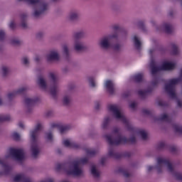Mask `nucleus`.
I'll return each mask as SVG.
<instances>
[{
    "instance_id": "obj_19",
    "label": "nucleus",
    "mask_w": 182,
    "mask_h": 182,
    "mask_svg": "<svg viewBox=\"0 0 182 182\" xmlns=\"http://www.w3.org/2000/svg\"><path fill=\"white\" fill-rule=\"evenodd\" d=\"M39 101V98L36 97L34 99L26 98L24 102L26 106H33L36 102Z\"/></svg>"
},
{
    "instance_id": "obj_47",
    "label": "nucleus",
    "mask_w": 182,
    "mask_h": 182,
    "mask_svg": "<svg viewBox=\"0 0 182 182\" xmlns=\"http://www.w3.org/2000/svg\"><path fill=\"white\" fill-rule=\"evenodd\" d=\"M5 39V31L1 30L0 31V41H4Z\"/></svg>"
},
{
    "instance_id": "obj_60",
    "label": "nucleus",
    "mask_w": 182,
    "mask_h": 182,
    "mask_svg": "<svg viewBox=\"0 0 182 182\" xmlns=\"http://www.w3.org/2000/svg\"><path fill=\"white\" fill-rule=\"evenodd\" d=\"M138 25H139V28H141V29H143V28H144V23H143V21H139Z\"/></svg>"
},
{
    "instance_id": "obj_23",
    "label": "nucleus",
    "mask_w": 182,
    "mask_h": 182,
    "mask_svg": "<svg viewBox=\"0 0 182 182\" xmlns=\"http://www.w3.org/2000/svg\"><path fill=\"white\" fill-rule=\"evenodd\" d=\"M143 73H138L134 75L133 79L136 83H140V82L143 81Z\"/></svg>"
},
{
    "instance_id": "obj_46",
    "label": "nucleus",
    "mask_w": 182,
    "mask_h": 182,
    "mask_svg": "<svg viewBox=\"0 0 182 182\" xmlns=\"http://www.w3.org/2000/svg\"><path fill=\"white\" fill-rule=\"evenodd\" d=\"M21 43V41L18 39L11 40V45L18 46Z\"/></svg>"
},
{
    "instance_id": "obj_24",
    "label": "nucleus",
    "mask_w": 182,
    "mask_h": 182,
    "mask_svg": "<svg viewBox=\"0 0 182 182\" xmlns=\"http://www.w3.org/2000/svg\"><path fill=\"white\" fill-rule=\"evenodd\" d=\"M85 153L87 155L90 156L91 157H93V156H96V154L97 153V150L92 149H85Z\"/></svg>"
},
{
    "instance_id": "obj_3",
    "label": "nucleus",
    "mask_w": 182,
    "mask_h": 182,
    "mask_svg": "<svg viewBox=\"0 0 182 182\" xmlns=\"http://www.w3.org/2000/svg\"><path fill=\"white\" fill-rule=\"evenodd\" d=\"M107 143L110 146H120V144H127L130 143L131 144H134L136 143V136H132L127 139L126 136L119 135L114 141L112 139V136H107Z\"/></svg>"
},
{
    "instance_id": "obj_57",
    "label": "nucleus",
    "mask_w": 182,
    "mask_h": 182,
    "mask_svg": "<svg viewBox=\"0 0 182 182\" xmlns=\"http://www.w3.org/2000/svg\"><path fill=\"white\" fill-rule=\"evenodd\" d=\"M9 28L11 29H15V23L14 21H11L9 24Z\"/></svg>"
},
{
    "instance_id": "obj_5",
    "label": "nucleus",
    "mask_w": 182,
    "mask_h": 182,
    "mask_svg": "<svg viewBox=\"0 0 182 182\" xmlns=\"http://www.w3.org/2000/svg\"><path fill=\"white\" fill-rule=\"evenodd\" d=\"M108 109L109 112H112L113 113L114 117H116L118 119L122 120L123 123H127V119H126V117L124 115L122 114V112H120V109H119V107H117V105H109Z\"/></svg>"
},
{
    "instance_id": "obj_39",
    "label": "nucleus",
    "mask_w": 182,
    "mask_h": 182,
    "mask_svg": "<svg viewBox=\"0 0 182 182\" xmlns=\"http://www.w3.org/2000/svg\"><path fill=\"white\" fill-rule=\"evenodd\" d=\"M173 129L176 133H182V127H180L178 124H173Z\"/></svg>"
},
{
    "instance_id": "obj_38",
    "label": "nucleus",
    "mask_w": 182,
    "mask_h": 182,
    "mask_svg": "<svg viewBox=\"0 0 182 182\" xmlns=\"http://www.w3.org/2000/svg\"><path fill=\"white\" fill-rule=\"evenodd\" d=\"M75 50H77V52H80V50H85V46L79 43H76L75 46Z\"/></svg>"
},
{
    "instance_id": "obj_41",
    "label": "nucleus",
    "mask_w": 182,
    "mask_h": 182,
    "mask_svg": "<svg viewBox=\"0 0 182 182\" xmlns=\"http://www.w3.org/2000/svg\"><path fill=\"white\" fill-rule=\"evenodd\" d=\"M12 137L14 140L18 141L20 140L21 139V135H19V134H18V132H14L12 134Z\"/></svg>"
},
{
    "instance_id": "obj_62",
    "label": "nucleus",
    "mask_w": 182,
    "mask_h": 182,
    "mask_svg": "<svg viewBox=\"0 0 182 182\" xmlns=\"http://www.w3.org/2000/svg\"><path fill=\"white\" fill-rule=\"evenodd\" d=\"M105 161H106V158H102L100 163H101V164L103 165V164H105Z\"/></svg>"
},
{
    "instance_id": "obj_49",
    "label": "nucleus",
    "mask_w": 182,
    "mask_h": 182,
    "mask_svg": "<svg viewBox=\"0 0 182 182\" xmlns=\"http://www.w3.org/2000/svg\"><path fill=\"white\" fill-rule=\"evenodd\" d=\"M166 147V144L164 141L159 142L158 144V149H161Z\"/></svg>"
},
{
    "instance_id": "obj_25",
    "label": "nucleus",
    "mask_w": 182,
    "mask_h": 182,
    "mask_svg": "<svg viewBox=\"0 0 182 182\" xmlns=\"http://www.w3.org/2000/svg\"><path fill=\"white\" fill-rule=\"evenodd\" d=\"M166 33H171L173 32V26L168 23L164 24Z\"/></svg>"
},
{
    "instance_id": "obj_31",
    "label": "nucleus",
    "mask_w": 182,
    "mask_h": 182,
    "mask_svg": "<svg viewBox=\"0 0 182 182\" xmlns=\"http://www.w3.org/2000/svg\"><path fill=\"white\" fill-rule=\"evenodd\" d=\"M22 1V0H18ZM30 5H42L41 0H26Z\"/></svg>"
},
{
    "instance_id": "obj_11",
    "label": "nucleus",
    "mask_w": 182,
    "mask_h": 182,
    "mask_svg": "<svg viewBox=\"0 0 182 182\" xmlns=\"http://www.w3.org/2000/svg\"><path fill=\"white\" fill-rule=\"evenodd\" d=\"M26 87H21L17 91H14L13 92L9 93L7 95L9 100H12V99H14V97H15V96H16L17 95H23L26 92Z\"/></svg>"
},
{
    "instance_id": "obj_58",
    "label": "nucleus",
    "mask_w": 182,
    "mask_h": 182,
    "mask_svg": "<svg viewBox=\"0 0 182 182\" xmlns=\"http://www.w3.org/2000/svg\"><path fill=\"white\" fill-rule=\"evenodd\" d=\"M114 31H120L121 28L119 26L116 25L113 26Z\"/></svg>"
},
{
    "instance_id": "obj_50",
    "label": "nucleus",
    "mask_w": 182,
    "mask_h": 182,
    "mask_svg": "<svg viewBox=\"0 0 182 182\" xmlns=\"http://www.w3.org/2000/svg\"><path fill=\"white\" fill-rule=\"evenodd\" d=\"M132 95V91H127L123 94V97H129Z\"/></svg>"
},
{
    "instance_id": "obj_28",
    "label": "nucleus",
    "mask_w": 182,
    "mask_h": 182,
    "mask_svg": "<svg viewBox=\"0 0 182 182\" xmlns=\"http://www.w3.org/2000/svg\"><path fill=\"white\" fill-rule=\"evenodd\" d=\"M26 14H23L21 15V18L22 19V23H21V27L23 28V29H26V28L28 27L27 24H26V22H25L26 19Z\"/></svg>"
},
{
    "instance_id": "obj_7",
    "label": "nucleus",
    "mask_w": 182,
    "mask_h": 182,
    "mask_svg": "<svg viewBox=\"0 0 182 182\" xmlns=\"http://www.w3.org/2000/svg\"><path fill=\"white\" fill-rule=\"evenodd\" d=\"M50 77L53 81V86L50 88V95L53 97H56V92L58 90V84L56 83V75L53 73H50Z\"/></svg>"
},
{
    "instance_id": "obj_48",
    "label": "nucleus",
    "mask_w": 182,
    "mask_h": 182,
    "mask_svg": "<svg viewBox=\"0 0 182 182\" xmlns=\"http://www.w3.org/2000/svg\"><path fill=\"white\" fill-rule=\"evenodd\" d=\"M63 52L66 56H69V49H68V46H63Z\"/></svg>"
},
{
    "instance_id": "obj_21",
    "label": "nucleus",
    "mask_w": 182,
    "mask_h": 182,
    "mask_svg": "<svg viewBox=\"0 0 182 182\" xmlns=\"http://www.w3.org/2000/svg\"><path fill=\"white\" fill-rule=\"evenodd\" d=\"M134 43L136 49H137V50H140V48H141V43L137 38V36H134Z\"/></svg>"
},
{
    "instance_id": "obj_18",
    "label": "nucleus",
    "mask_w": 182,
    "mask_h": 182,
    "mask_svg": "<svg viewBox=\"0 0 182 182\" xmlns=\"http://www.w3.org/2000/svg\"><path fill=\"white\" fill-rule=\"evenodd\" d=\"M48 9V5L46 4H42V9H41L40 11L36 10L33 16L36 18H38V16H40V15H42V14H43V12H45V11H46Z\"/></svg>"
},
{
    "instance_id": "obj_9",
    "label": "nucleus",
    "mask_w": 182,
    "mask_h": 182,
    "mask_svg": "<svg viewBox=\"0 0 182 182\" xmlns=\"http://www.w3.org/2000/svg\"><path fill=\"white\" fill-rule=\"evenodd\" d=\"M112 38H117V36L113 35L112 36H106L104 37L100 42V46L102 47L104 49H107L110 48V43H109V41L112 39Z\"/></svg>"
},
{
    "instance_id": "obj_44",
    "label": "nucleus",
    "mask_w": 182,
    "mask_h": 182,
    "mask_svg": "<svg viewBox=\"0 0 182 182\" xmlns=\"http://www.w3.org/2000/svg\"><path fill=\"white\" fill-rule=\"evenodd\" d=\"M70 21H75V19H77V14L76 13H71L70 15Z\"/></svg>"
},
{
    "instance_id": "obj_13",
    "label": "nucleus",
    "mask_w": 182,
    "mask_h": 182,
    "mask_svg": "<svg viewBox=\"0 0 182 182\" xmlns=\"http://www.w3.org/2000/svg\"><path fill=\"white\" fill-rule=\"evenodd\" d=\"M175 68L176 64L170 62H164L161 65V69L162 70H173Z\"/></svg>"
},
{
    "instance_id": "obj_17",
    "label": "nucleus",
    "mask_w": 182,
    "mask_h": 182,
    "mask_svg": "<svg viewBox=\"0 0 182 182\" xmlns=\"http://www.w3.org/2000/svg\"><path fill=\"white\" fill-rule=\"evenodd\" d=\"M47 60L48 62L52 60H59V54L57 52L51 51L49 55H47Z\"/></svg>"
},
{
    "instance_id": "obj_6",
    "label": "nucleus",
    "mask_w": 182,
    "mask_h": 182,
    "mask_svg": "<svg viewBox=\"0 0 182 182\" xmlns=\"http://www.w3.org/2000/svg\"><path fill=\"white\" fill-rule=\"evenodd\" d=\"M73 168L71 171H68V176H81L82 171L80 168H79L80 165L78 162L73 161Z\"/></svg>"
},
{
    "instance_id": "obj_14",
    "label": "nucleus",
    "mask_w": 182,
    "mask_h": 182,
    "mask_svg": "<svg viewBox=\"0 0 182 182\" xmlns=\"http://www.w3.org/2000/svg\"><path fill=\"white\" fill-rule=\"evenodd\" d=\"M63 146L65 147H69L70 149H80V145L76 142H70L69 141V139H65L63 141Z\"/></svg>"
},
{
    "instance_id": "obj_1",
    "label": "nucleus",
    "mask_w": 182,
    "mask_h": 182,
    "mask_svg": "<svg viewBox=\"0 0 182 182\" xmlns=\"http://www.w3.org/2000/svg\"><path fill=\"white\" fill-rule=\"evenodd\" d=\"M157 166L156 170L158 173H161L163 171V164L166 166L169 171V173H172L173 176L176 177V180L179 181H182V174L178 172H174V168L173 167V164L170 162V160L163 159L161 157L157 158Z\"/></svg>"
},
{
    "instance_id": "obj_12",
    "label": "nucleus",
    "mask_w": 182,
    "mask_h": 182,
    "mask_svg": "<svg viewBox=\"0 0 182 182\" xmlns=\"http://www.w3.org/2000/svg\"><path fill=\"white\" fill-rule=\"evenodd\" d=\"M0 164L3 168H4V172L0 171V176H4V174L8 175L11 173L12 167L8 165L5 161L0 159Z\"/></svg>"
},
{
    "instance_id": "obj_55",
    "label": "nucleus",
    "mask_w": 182,
    "mask_h": 182,
    "mask_svg": "<svg viewBox=\"0 0 182 182\" xmlns=\"http://www.w3.org/2000/svg\"><path fill=\"white\" fill-rule=\"evenodd\" d=\"M120 44H115L113 47L114 50H120Z\"/></svg>"
},
{
    "instance_id": "obj_59",
    "label": "nucleus",
    "mask_w": 182,
    "mask_h": 182,
    "mask_svg": "<svg viewBox=\"0 0 182 182\" xmlns=\"http://www.w3.org/2000/svg\"><path fill=\"white\" fill-rule=\"evenodd\" d=\"M129 107L131 109H136V102H132L130 105H129Z\"/></svg>"
},
{
    "instance_id": "obj_43",
    "label": "nucleus",
    "mask_w": 182,
    "mask_h": 182,
    "mask_svg": "<svg viewBox=\"0 0 182 182\" xmlns=\"http://www.w3.org/2000/svg\"><path fill=\"white\" fill-rule=\"evenodd\" d=\"M70 102V100L69 99V97H68V96L64 97L63 105L65 106H68V105H69Z\"/></svg>"
},
{
    "instance_id": "obj_54",
    "label": "nucleus",
    "mask_w": 182,
    "mask_h": 182,
    "mask_svg": "<svg viewBox=\"0 0 182 182\" xmlns=\"http://www.w3.org/2000/svg\"><path fill=\"white\" fill-rule=\"evenodd\" d=\"M22 62L23 63V65H28V63H29V60H28V58L24 57L22 58Z\"/></svg>"
},
{
    "instance_id": "obj_26",
    "label": "nucleus",
    "mask_w": 182,
    "mask_h": 182,
    "mask_svg": "<svg viewBox=\"0 0 182 182\" xmlns=\"http://www.w3.org/2000/svg\"><path fill=\"white\" fill-rule=\"evenodd\" d=\"M38 85L42 89H46V82L42 77L38 79Z\"/></svg>"
},
{
    "instance_id": "obj_33",
    "label": "nucleus",
    "mask_w": 182,
    "mask_h": 182,
    "mask_svg": "<svg viewBox=\"0 0 182 182\" xmlns=\"http://www.w3.org/2000/svg\"><path fill=\"white\" fill-rule=\"evenodd\" d=\"M118 173H122L124 177H130V173L123 168H119L118 169Z\"/></svg>"
},
{
    "instance_id": "obj_56",
    "label": "nucleus",
    "mask_w": 182,
    "mask_h": 182,
    "mask_svg": "<svg viewBox=\"0 0 182 182\" xmlns=\"http://www.w3.org/2000/svg\"><path fill=\"white\" fill-rule=\"evenodd\" d=\"M158 105L161 107L167 106V104L164 101H159Z\"/></svg>"
},
{
    "instance_id": "obj_61",
    "label": "nucleus",
    "mask_w": 182,
    "mask_h": 182,
    "mask_svg": "<svg viewBox=\"0 0 182 182\" xmlns=\"http://www.w3.org/2000/svg\"><path fill=\"white\" fill-rule=\"evenodd\" d=\"M153 168H154V166H147L148 171H151V170H153Z\"/></svg>"
},
{
    "instance_id": "obj_45",
    "label": "nucleus",
    "mask_w": 182,
    "mask_h": 182,
    "mask_svg": "<svg viewBox=\"0 0 182 182\" xmlns=\"http://www.w3.org/2000/svg\"><path fill=\"white\" fill-rule=\"evenodd\" d=\"M2 72H3V76H6V75H8V72H9V70H8V68L4 66V67H2Z\"/></svg>"
},
{
    "instance_id": "obj_30",
    "label": "nucleus",
    "mask_w": 182,
    "mask_h": 182,
    "mask_svg": "<svg viewBox=\"0 0 182 182\" xmlns=\"http://www.w3.org/2000/svg\"><path fill=\"white\" fill-rule=\"evenodd\" d=\"M91 173L94 177H99L100 174L99 173V171H97V169H96V166L94 165L91 168Z\"/></svg>"
},
{
    "instance_id": "obj_8",
    "label": "nucleus",
    "mask_w": 182,
    "mask_h": 182,
    "mask_svg": "<svg viewBox=\"0 0 182 182\" xmlns=\"http://www.w3.org/2000/svg\"><path fill=\"white\" fill-rule=\"evenodd\" d=\"M108 156L109 157H113V159L119 160V159H122V157H130L131 154L129 152H125L124 154L114 153L113 149H109L108 152Z\"/></svg>"
},
{
    "instance_id": "obj_16",
    "label": "nucleus",
    "mask_w": 182,
    "mask_h": 182,
    "mask_svg": "<svg viewBox=\"0 0 182 182\" xmlns=\"http://www.w3.org/2000/svg\"><path fill=\"white\" fill-rule=\"evenodd\" d=\"M105 87L109 95H113V93H114V84H113L112 80H108L106 81Z\"/></svg>"
},
{
    "instance_id": "obj_4",
    "label": "nucleus",
    "mask_w": 182,
    "mask_h": 182,
    "mask_svg": "<svg viewBox=\"0 0 182 182\" xmlns=\"http://www.w3.org/2000/svg\"><path fill=\"white\" fill-rule=\"evenodd\" d=\"M9 153L17 161H22L25 159V153L22 149H16L15 148H9Z\"/></svg>"
},
{
    "instance_id": "obj_35",
    "label": "nucleus",
    "mask_w": 182,
    "mask_h": 182,
    "mask_svg": "<svg viewBox=\"0 0 182 182\" xmlns=\"http://www.w3.org/2000/svg\"><path fill=\"white\" fill-rule=\"evenodd\" d=\"M109 122H110V118L109 117H105L102 123V129H107V126H109Z\"/></svg>"
},
{
    "instance_id": "obj_63",
    "label": "nucleus",
    "mask_w": 182,
    "mask_h": 182,
    "mask_svg": "<svg viewBox=\"0 0 182 182\" xmlns=\"http://www.w3.org/2000/svg\"><path fill=\"white\" fill-rule=\"evenodd\" d=\"M18 127H21V129H23V127H24L23 123L19 122L18 123Z\"/></svg>"
},
{
    "instance_id": "obj_10",
    "label": "nucleus",
    "mask_w": 182,
    "mask_h": 182,
    "mask_svg": "<svg viewBox=\"0 0 182 182\" xmlns=\"http://www.w3.org/2000/svg\"><path fill=\"white\" fill-rule=\"evenodd\" d=\"M55 127L58 129L61 134H63V133L68 132V130L70 129V125H62L56 123L51 124V129H55Z\"/></svg>"
},
{
    "instance_id": "obj_15",
    "label": "nucleus",
    "mask_w": 182,
    "mask_h": 182,
    "mask_svg": "<svg viewBox=\"0 0 182 182\" xmlns=\"http://www.w3.org/2000/svg\"><path fill=\"white\" fill-rule=\"evenodd\" d=\"M149 66L151 70L152 76H154V75H156V73H157L158 72L163 70H161V66L160 67L156 66V61H154V60L151 61Z\"/></svg>"
},
{
    "instance_id": "obj_36",
    "label": "nucleus",
    "mask_w": 182,
    "mask_h": 182,
    "mask_svg": "<svg viewBox=\"0 0 182 182\" xmlns=\"http://www.w3.org/2000/svg\"><path fill=\"white\" fill-rule=\"evenodd\" d=\"M65 167H66V164H57L55 170L56 171H60V170H64Z\"/></svg>"
},
{
    "instance_id": "obj_40",
    "label": "nucleus",
    "mask_w": 182,
    "mask_h": 182,
    "mask_svg": "<svg viewBox=\"0 0 182 182\" xmlns=\"http://www.w3.org/2000/svg\"><path fill=\"white\" fill-rule=\"evenodd\" d=\"M89 83L91 87H96V83L95 82V78L93 77H90L89 79Z\"/></svg>"
},
{
    "instance_id": "obj_27",
    "label": "nucleus",
    "mask_w": 182,
    "mask_h": 182,
    "mask_svg": "<svg viewBox=\"0 0 182 182\" xmlns=\"http://www.w3.org/2000/svg\"><path fill=\"white\" fill-rule=\"evenodd\" d=\"M88 161L89 160L87 159V158H82L80 159H77L74 161L75 163H78V165L80 166L81 164H87Z\"/></svg>"
},
{
    "instance_id": "obj_53",
    "label": "nucleus",
    "mask_w": 182,
    "mask_h": 182,
    "mask_svg": "<svg viewBox=\"0 0 182 182\" xmlns=\"http://www.w3.org/2000/svg\"><path fill=\"white\" fill-rule=\"evenodd\" d=\"M152 86H157V85H159V79L158 78H155L152 82Z\"/></svg>"
},
{
    "instance_id": "obj_2",
    "label": "nucleus",
    "mask_w": 182,
    "mask_h": 182,
    "mask_svg": "<svg viewBox=\"0 0 182 182\" xmlns=\"http://www.w3.org/2000/svg\"><path fill=\"white\" fill-rule=\"evenodd\" d=\"M42 130V125L41 124H38L34 130L31 132V151L32 156L34 159L38 157V154H39V149L38 148V143L36 138L39 136V132Z\"/></svg>"
},
{
    "instance_id": "obj_29",
    "label": "nucleus",
    "mask_w": 182,
    "mask_h": 182,
    "mask_svg": "<svg viewBox=\"0 0 182 182\" xmlns=\"http://www.w3.org/2000/svg\"><path fill=\"white\" fill-rule=\"evenodd\" d=\"M113 133H114V134H117V136H116L114 139H113V138L112 137V135L107 134V135H105V137L107 141V136H110L112 140H113V141L116 140V139H117V137H119V136H122V134H120L119 133V129H117V128H116V129H114Z\"/></svg>"
},
{
    "instance_id": "obj_22",
    "label": "nucleus",
    "mask_w": 182,
    "mask_h": 182,
    "mask_svg": "<svg viewBox=\"0 0 182 182\" xmlns=\"http://www.w3.org/2000/svg\"><path fill=\"white\" fill-rule=\"evenodd\" d=\"M151 88H149L148 90L143 91V90H139L138 91V95L139 96H141V97H146L149 93H151Z\"/></svg>"
},
{
    "instance_id": "obj_52",
    "label": "nucleus",
    "mask_w": 182,
    "mask_h": 182,
    "mask_svg": "<svg viewBox=\"0 0 182 182\" xmlns=\"http://www.w3.org/2000/svg\"><path fill=\"white\" fill-rule=\"evenodd\" d=\"M142 113H144V114L150 116V114H151V111H150L149 109H143Z\"/></svg>"
},
{
    "instance_id": "obj_42",
    "label": "nucleus",
    "mask_w": 182,
    "mask_h": 182,
    "mask_svg": "<svg viewBox=\"0 0 182 182\" xmlns=\"http://www.w3.org/2000/svg\"><path fill=\"white\" fill-rule=\"evenodd\" d=\"M83 32H78V33H75L74 38L75 39H80V38H83Z\"/></svg>"
},
{
    "instance_id": "obj_20",
    "label": "nucleus",
    "mask_w": 182,
    "mask_h": 182,
    "mask_svg": "<svg viewBox=\"0 0 182 182\" xmlns=\"http://www.w3.org/2000/svg\"><path fill=\"white\" fill-rule=\"evenodd\" d=\"M159 122H167L168 123L171 122V117H168L166 114L161 115L159 118L157 119Z\"/></svg>"
},
{
    "instance_id": "obj_51",
    "label": "nucleus",
    "mask_w": 182,
    "mask_h": 182,
    "mask_svg": "<svg viewBox=\"0 0 182 182\" xmlns=\"http://www.w3.org/2000/svg\"><path fill=\"white\" fill-rule=\"evenodd\" d=\"M53 139V136L52 135V133H50V132L48 133L47 134V140L52 141Z\"/></svg>"
},
{
    "instance_id": "obj_34",
    "label": "nucleus",
    "mask_w": 182,
    "mask_h": 182,
    "mask_svg": "<svg viewBox=\"0 0 182 182\" xmlns=\"http://www.w3.org/2000/svg\"><path fill=\"white\" fill-rule=\"evenodd\" d=\"M9 120H11V116L0 115V123H2V122H9Z\"/></svg>"
},
{
    "instance_id": "obj_64",
    "label": "nucleus",
    "mask_w": 182,
    "mask_h": 182,
    "mask_svg": "<svg viewBox=\"0 0 182 182\" xmlns=\"http://www.w3.org/2000/svg\"><path fill=\"white\" fill-rule=\"evenodd\" d=\"M178 107H182V102H181V101H178Z\"/></svg>"
},
{
    "instance_id": "obj_37",
    "label": "nucleus",
    "mask_w": 182,
    "mask_h": 182,
    "mask_svg": "<svg viewBox=\"0 0 182 182\" xmlns=\"http://www.w3.org/2000/svg\"><path fill=\"white\" fill-rule=\"evenodd\" d=\"M172 53L178 55V47L176 44H171Z\"/></svg>"
},
{
    "instance_id": "obj_32",
    "label": "nucleus",
    "mask_w": 182,
    "mask_h": 182,
    "mask_svg": "<svg viewBox=\"0 0 182 182\" xmlns=\"http://www.w3.org/2000/svg\"><path fill=\"white\" fill-rule=\"evenodd\" d=\"M138 134L141 137L142 140H147V133L144 130L138 131Z\"/></svg>"
}]
</instances>
